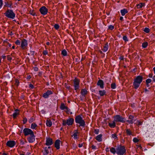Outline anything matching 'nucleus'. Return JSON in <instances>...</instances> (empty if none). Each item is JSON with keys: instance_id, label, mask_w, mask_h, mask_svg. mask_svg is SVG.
<instances>
[{"instance_id": "33", "label": "nucleus", "mask_w": 155, "mask_h": 155, "mask_svg": "<svg viewBox=\"0 0 155 155\" xmlns=\"http://www.w3.org/2000/svg\"><path fill=\"white\" fill-rule=\"evenodd\" d=\"M148 45V42H143L142 44V47L143 48H146L147 46Z\"/></svg>"}, {"instance_id": "50", "label": "nucleus", "mask_w": 155, "mask_h": 155, "mask_svg": "<svg viewBox=\"0 0 155 155\" xmlns=\"http://www.w3.org/2000/svg\"><path fill=\"white\" fill-rule=\"evenodd\" d=\"M144 92L145 94H148L149 93V90L148 89H147L146 88L144 89Z\"/></svg>"}, {"instance_id": "64", "label": "nucleus", "mask_w": 155, "mask_h": 155, "mask_svg": "<svg viewBox=\"0 0 155 155\" xmlns=\"http://www.w3.org/2000/svg\"><path fill=\"white\" fill-rule=\"evenodd\" d=\"M152 79L153 82H155V75L153 76L152 78Z\"/></svg>"}, {"instance_id": "42", "label": "nucleus", "mask_w": 155, "mask_h": 155, "mask_svg": "<svg viewBox=\"0 0 155 155\" xmlns=\"http://www.w3.org/2000/svg\"><path fill=\"white\" fill-rule=\"evenodd\" d=\"M54 27L55 29L58 30L59 28V25L58 24H55Z\"/></svg>"}, {"instance_id": "45", "label": "nucleus", "mask_w": 155, "mask_h": 155, "mask_svg": "<svg viewBox=\"0 0 155 155\" xmlns=\"http://www.w3.org/2000/svg\"><path fill=\"white\" fill-rule=\"evenodd\" d=\"M19 81L18 79H16L15 80V85L16 86H18L19 85Z\"/></svg>"}, {"instance_id": "53", "label": "nucleus", "mask_w": 155, "mask_h": 155, "mask_svg": "<svg viewBox=\"0 0 155 155\" xmlns=\"http://www.w3.org/2000/svg\"><path fill=\"white\" fill-rule=\"evenodd\" d=\"M27 119L26 117L24 118L23 120V124H25L27 122Z\"/></svg>"}, {"instance_id": "62", "label": "nucleus", "mask_w": 155, "mask_h": 155, "mask_svg": "<svg viewBox=\"0 0 155 155\" xmlns=\"http://www.w3.org/2000/svg\"><path fill=\"white\" fill-rule=\"evenodd\" d=\"M105 150L107 152H109V148L108 147H107L105 149Z\"/></svg>"}, {"instance_id": "1", "label": "nucleus", "mask_w": 155, "mask_h": 155, "mask_svg": "<svg viewBox=\"0 0 155 155\" xmlns=\"http://www.w3.org/2000/svg\"><path fill=\"white\" fill-rule=\"evenodd\" d=\"M75 123L77 124L76 127H84L86 126L85 122L84 120L82 117V115L80 114L77 116L75 118Z\"/></svg>"}, {"instance_id": "8", "label": "nucleus", "mask_w": 155, "mask_h": 155, "mask_svg": "<svg viewBox=\"0 0 155 155\" xmlns=\"http://www.w3.org/2000/svg\"><path fill=\"white\" fill-rule=\"evenodd\" d=\"M74 86V89L77 91L79 89L80 87V80L76 78H75L73 80Z\"/></svg>"}, {"instance_id": "19", "label": "nucleus", "mask_w": 155, "mask_h": 155, "mask_svg": "<svg viewBox=\"0 0 155 155\" xmlns=\"http://www.w3.org/2000/svg\"><path fill=\"white\" fill-rule=\"evenodd\" d=\"M19 110L18 109H16L15 110V112L12 114L13 117L14 118H15L19 114V112L18 111Z\"/></svg>"}, {"instance_id": "15", "label": "nucleus", "mask_w": 155, "mask_h": 155, "mask_svg": "<svg viewBox=\"0 0 155 155\" xmlns=\"http://www.w3.org/2000/svg\"><path fill=\"white\" fill-rule=\"evenodd\" d=\"M35 136L34 134L30 135V137L27 138V140L29 143H32L35 140Z\"/></svg>"}, {"instance_id": "2", "label": "nucleus", "mask_w": 155, "mask_h": 155, "mask_svg": "<svg viewBox=\"0 0 155 155\" xmlns=\"http://www.w3.org/2000/svg\"><path fill=\"white\" fill-rule=\"evenodd\" d=\"M143 80V77L142 76L140 75L136 77L134 79L133 83V87L135 89H137L140 87L141 83Z\"/></svg>"}, {"instance_id": "5", "label": "nucleus", "mask_w": 155, "mask_h": 155, "mask_svg": "<svg viewBox=\"0 0 155 155\" xmlns=\"http://www.w3.org/2000/svg\"><path fill=\"white\" fill-rule=\"evenodd\" d=\"M62 125L64 126H65L67 125L68 126H71L74 122V119L72 118H69L66 120H62Z\"/></svg>"}, {"instance_id": "54", "label": "nucleus", "mask_w": 155, "mask_h": 155, "mask_svg": "<svg viewBox=\"0 0 155 155\" xmlns=\"http://www.w3.org/2000/svg\"><path fill=\"white\" fill-rule=\"evenodd\" d=\"M92 149L93 150H97V148L94 145H92Z\"/></svg>"}, {"instance_id": "7", "label": "nucleus", "mask_w": 155, "mask_h": 155, "mask_svg": "<svg viewBox=\"0 0 155 155\" xmlns=\"http://www.w3.org/2000/svg\"><path fill=\"white\" fill-rule=\"evenodd\" d=\"M114 120L116 122H120L122 123L125 122V118L119 115H117L114 117Z\"/></svg>"}, {"instance_id": "20", "label": "nucleus", "mask_w": 155, "mask_h": 155, "mask_svg": "<svg viewBox=\"0 0 155 155\" xmlns=\"http://www.w3.org/2000/svg\"><path fill=\"white\" fill-rule=\"evenodd\" d=\"M108 125L110 128H114L116 126L115 121L114 120L112 121V123H109L108 124Z\"/></svg>"}, {"instance_id": "25", "label": "nucleus", "mask_w": 155, "mask_h": 155, "mask_svg": "<svg viewBox=\"0 0 155 155\" xmlns=\"http://www.w3.org/2000/svg\"><path fill=\"white\" fill-rule=\"evenodd\" d=\"M145 5L144 3H140L139 4H137L136 5V6L138 8H140L143 7H144Z\"/></svg>"}, {"instance_id": "47", "label": "nucleus", "mask_w": 155, "mask_h": 155, "mask_svg": "<svg viewBox=\"0 0 155 155\" xmlns=\"http://www.w3.org/2000/svg\"><path fill=\"white\" fill-rule=\"evenodd\" d=\"M34 120L35 119L34 118L31 117L30 118L29 120V123H31L33 122L34 121Z\"/></svg>"}, {"instance_id": "17", "label": "nucleus", "mask_w": 155, "mask_h": 155, "mask_svg": "<svg viewBox=\"0 0 155 155\" xmlns=\"http://www.w3.org/2000/svg\"><path fill=\"white\" fill-rule=\"evenodd\" d=\"M61 142L60 140L57 139L56 140L54 144V147L57 150H59L60 148V144Z\"/></svg>"}, {"instance_id": "63", "label": "nucleus", "mask_w": 155, "mask_h": 155, "mask_svg": "<svg viewBox=\"0 0 155 155\" xmlns=\"http://www.w3.org/2000/svg\"><path fill=\"white\" fill-rule=\"evenodd\" d=\"M153 74H149V77L150 78H153Z\"/></svg>"}, {"instance_id": "34", "label": "nucleus", "mask_w": 155, "mask_h": 155, "mask_svg": "<svg viewBox=\"0 0 155 155\" xmlns=\"http://www.w3.org/2000/svg\"><path fill=\"white\" fill-rule=\"evenodd\" d=\"M126 133L128 136H130L132 135V132L130 129H126Z\"/></svg>"}, {"instance_id": "16", "label": "nucleus", "mask_w": 155, "mask_h": 155, "mask_svg": "<svg viewBox=\"0 0 155 155\" xmlns=\"http://www.w3.org/2000/svg\"><path fill=\"white\" fill-rule=\"evenodd\" d=\"M28 45V43L27 40L25 39H23L22 41L21 44V48L24 49L25 48L27 47Z\"/></svg>"}, {"instance_id": "36", "label": "nucleus", "mask_w": 155, "mask_h": 155, "mask_svg": "<svg viewBox=\"0 0 155 155\" xmlns=\"http://www.w3.org/2000/svg\"><path fill=\"white\" fill-rule=\"evenodd\" d=\"M146 83H148L150 84L151 83V84H152L153 83L152 82V80L150 78H148L146 79L145 81Z\"/></svg>"}, {"instance_id": "60", "label": "nucleus", "mask_w": 155, "mask_h": 155, "mask_svg": "<svg viewBox=\"0 0 155 155\" xmlns=\"http://www.w3.org/2000/svg\"><path fill=\"white\" fill-rule=\"evenodd\" d=\"M119 59H120V60H123L124 59V57L123 56H120L119 58Z\"/></svg>"}, {"instance_id": "39", "label": "nucleus", "mask_w": 155, "mask_h": 155, "mask_svg": "<svg viewBox=\"0 0 155 155\" xmlns=\"http://www.w3.org/2000/svg\"><path fill=\"white\" fill-rule=\"evenodd\" d=\"M125 122H127L129 124H132L134 123V121H132L131 120H127L126 119H125Z\"/></svg>"}, {"instance_id": "51", "label": "nucleus", "mask_w": 155, "mask_h": 155, "mask_svg": "<svg viewBox=\"0 0 155 155\" xmlns=\"http://www.w3.org/2000/svg\"><path fill=\"white\" fill-rule=\"evenodd\" d=\"M94 133L96 134H98L99 133V130L98 129H95Z\"/></svg>"}, {"instance_id": "46", "label": "nucleus", "mask_w": 155, "mask_h": 155, "mask_svg": "<svg viewBox=\"0 0 155 155\" xmlns=\"http://www.w3.org/2000/svg\"><path fill=\"white\" fill-rule=\"evenodd\" d=\"M136 123L137 125H142L143 124L142 122L139 121V120H137Z\"/></svg>"}, {"instance_id": "6", "label": "nucleus", "mask_w": 155, "mask_h": 155, "mask_svg": "<svg viewBox=\"0 0 155 155\" xmlns=\"http://www.w3.org/2000/svg\"><path fill=\"white\" fill-rule=\"evenodd\" d=\"M23 127L21 128V129L20 131L21 133L22 132L24 134L25 136H27L29 135H30L34 134L33 132L31 129L28 128H24L22 131Z\"/></svg>"}, {"instance_id": "61", "label": "nucleus", "mask_w": 155, "mask_h": 155, "mask_svg": "<svg viewBox=\"0 0 155 155\" xmlns=\"http://www.w3.org/2000/svg\"><path fill=\"white\" fill-rule=\"evenodd\" d=\"M146 87H148V89H150V84H148V83H146Z\"/></svg>"}, {"instance_id": "10", "label": "nucleus", "mask_w": 155, "mask_h": 155, "mask_svg": "<svg viewBox=\"0 0 155 155\" xmlns=\"http://www.w3.org/2000/svg\"><path fill=\"white\" fill-rule=\"evenodd\" d=\"M39 11L41 14L44 15H46L48 12V9L44 6L41 7L39 9Z\"/></svg>"}, {"instance_id": "29", "label": "nucleus", "mask_w": 155, "mask_h": 155, "mask_svg": "<svg viewBox=\"0 0 155 155\" xmlns=\"http://www.w3.org/2000/svg\"><path fill=\"white\" fill-rule=\"evenodd\" d=\"M44 151L43 152V155H48L49 153V151L47 149V147H44Z\"/></svg>"}, {"instance_id": "31", "label": "nucleus", "mask_w": 155, "mask_h": 155, "mask_svg": "<svg viewBox=\"0 0 155 155\" xmlns=\"http://www.w3.org/2000/svg\"><path fill=\"white\" fill-rule=\"evenodd\" d=\"M38 126L37 124L35 123H33L31 124V128L32 129H35V128L37 127Z\"/></svg>"}, {"instance_id": "14", "label": "nucleus", "mask_w": 155, "mask_h": 155, "mask_svg": "<svg viewBox=\"0 0 155 155\" xmlns=\"http://www.w3.org/2000/svg\"><path fill=\"white\" fill-rule=\"evenodd\" d=\"M81 94L82 95V96L80 97L81 98V100L83 101L82 98H83L87 94V90L85 88L82 89L81 91Z\"/></svg>"}, {"instance_id": "23", "label": "nucleus", "mask_w": 155, "mask_h": 155, "mask_svg": "<svg viewBox=\"0 0 155 155\" xmlns=\"http://www.w3.org/2000/svg\"><path fill=\"white\" fill-rule=\"evenodd\" d=\"M102 135L100 134L97 135L95 138V139L99 142L102 141Z\"/></svg>"}, {"instance_id": "59", "label": "nucleus", "mask_w": 155, "mask_h": 155, "mask_svg": "<svg viewBox=\"0 0 155 155\" xmlns=\"http://www.w3.org/2000/svg\"><path fill=\"white\" fill-rule=\"evenodd\" d=\"M30 52L31 54V55L32 56H34L35 53V51L31 50L30 51Z\"/></svg>"}, {"instance_id": "3", "label": "nucleus", "mask_w": 155, "mask_h": 155, "mask_svg": "<svg viewBox=\"0 0 155 155\" xmlns=\"http://www.w3.org/2000/svg\"><path fill=\"white\" fill-rule=\"evenodd\" d=\"M117 154L124 155L126 153V150L124 146L119 145L117 147Z\"/></svg>"}, {"instance_id": "26", "label": "nucleus", "mask_w": 155, "mask_h": 155, "mask_svg": "<svg viewBox=\"0 0 155 155\" xmlns=\"http://www.w3.org/2000/svg\"><path fill=\"white\" fill-rule=\"evenodd\" d=\"M109 48V46L108 45V43L107 42L106 43L104 47V49L102 50L104 52H106L108 50Z\"/></svg>"}, {"instance_id": "30", "label": "nucleus", "mask_w": 155, "mask_h": 155, "mask_svg": "<svg viewBox=\"0 0 155 155\" xmlns=\"http://www.w3.org/2000/svg\"><path fill=\"white\" fill-rule=\"evenodd\" d=\"M5 5L8 7H10L12 5V4L11 3V2L10 1L9 2L8 1L5 0Z\"/></svg>"}, {"instance_id": "4", "label": "nucleus", "mask_w": 155, "mask_h": 155, "mask_svg": "<svg viewBox=\"0 0 155 155\" xmlns=\"http://www.w3.org/2000/svg\"><path fill=\"white\" fill-rule=\"evenodd\" d=\"M4 14L6 17L11 19H14L15 17V14L11 9H8Z\"/></svg>"}, {"instance_id": "13", "label": "nucleus", "mask_w": 155, "mask_h": 155, "mask_svg": "<svg viewBox=\"0 0 155 155\" xmlns=\"http://www.w3.org/2000/svg\"><path fill=\"white\" fill-rule=\"evenodd\" d=\"M60 109L61 110H66V112L67 114H68L69 113V111L70 110L68 107L65 106V104L63 103H61V105L60 107Z\"/></svg>"}, {"instance_id": "56", "label": "nucleus", "mask_w": 155, "mask_h": 155, "mask_svg": "<svg viewBox=\"0 0 155 155\" xmlns=\"http://www.w3.org/2000/svg\"><path fill=\"white\" fill-rule=\"evenodd\" d=\"M30 14L33 16L36 15L35 13L33 11L30 12Z\"/></svg>"}, {"instance_id": "28", "label": "nucleus", "mask_w": 155, "mask_h": 155, "mask_svg": "<svg viewBox=\"0 0 155 155\" xmlns=\"http://www.w3.org/2000/svg\"><path fill=\"white\" fill-rule=\"evenodd\" d=\"M46 124L47 126L50 127L52 126V122L50 120H46Z\"/></svg>"}, {"instance_id": "27", "label": "nucleus", "mask_w": 155, "mask_h": 155, "mask_svg": "<svg viewBox=\"0 0 155 155\" xmlns=\"http://www.w3.org/2000/svg\"><path fill=\"white\" fill-rule=\"evenodd\" d=\"M99 94L101 96H104L106 93V91L105 90H99Z\"/></svg>"}, {"instance_id": "21", "label": "nucleus", "mask_w": 155, "mask_h": 155, "mask_svg": "<svg viewBox=\"0 0 155 155\" xmlns=\"http://www.w3.org/2000/svg\"><path fill=\"white\" fill-rule=\"evenodd\" d=\"M120 13L122 16H124L128 12V11L126 8H124L120 11Z\"/></svg>"}, {"instance_id": "41", "label": "nucleus", "mask_w": 155, "mask_h": 155, "mask_svg": "<svg viewBox=\"0 0 155 155\" xmlns=\"http://www.w3.org/2000/svg\"><path fill=\"white\" fill-rule=\"evenodd\" d=\"M123 39L125 42L128 41V39L126 36H124L123 37Z\"/></svg>"}, {"instance_id": "22", "label": "nucleus", "mask_w": 155, "mask_h": 155, "mask_svg": "<svg viewBox=\"0 0 155 155\" xmlns=\"http://www.w3.org/2000/svg\"><path fill=\"white\" fill-rule=\"evenodd\" d=\"M74 133L73 135L74 136V139L75 140H77L78 139V134L79 133L78 132V130H74Z\"/></svg>"}, {"instance_id": "52", "label": "nucleus", "mask_w": 155, "mask_h": 155, "mask_svg": "<svg viewBox=\"0 0 155 155\" xmlns=\"http://www.w3.org/2000/svg\"><path fill=\"white\" fill-rule=\"evenodd\" d=\"M48 54V52L47 50H44L43 51V55H46Z\"/></svg>"}, {"instance_id": "57", "label": "nucleus", "mask_w": 155, "mask_h": 155, "mask_svg": "<svg viewBox=\"0 0 155 155\" xmlns=\"http://www.w3.org/2000/svg\"><path fill=\"white\" fill-rule=\"evenodd\" d=\"M2 1L0 0V9L2 8Z\"/></svg>"}, {"instance_id": "43", "label": "nucleus", "mask_w": 155, "mask_h": 155, "mask_svg": "<svg viewBox=\"0 0 155 155\" xmlns=\"http://www.w3.org/2000/svg\"><path fill=\"white\" fill-rule=\"evenodd\" d=\"M133 140L135 143H137L139 141V140L136 137H134Z\"/></svg>"}, {"instance_id": "44", "label": "nucleus", "mask_w": 155, "mask_h": 155, "mask_svg": "<svg viewBox=\"0 0 155 155\" xmlns=\"http://www.w3.org/2000/svg\"><path fill=\"white\" fill-rule=\"evenodd\" d=\"M15 44L17 45H20L21 44V42L20 40H17L15 42Z\"/></svg>"}, {"instance_id": "32", "label": "nucleus", "mask_w": 155, "mask_h": 155, "mask_svg": "<svg viewBox=\"0 0 155 155\" xmlns=\"http://www.w3.org/2000/svg\"><path fill=\"white\" fill-rule=\"evenodd\" d=\"M61 54L64 56H65L67 55V52L66 50L63 49L61 51Z\"/></svg>"}, {"instance_id": "49", "label": "nucleus", "mask_w": 155, "mask_h": 155, "mask_svg": "<svg viewBox=\"0 0 155 155\" xmlns=\"http://www.w3.org/2000/svg\"><path fill=\"white\" fill-rule=\"evenodd\" d=\"M29 88L31 89H32L34 88V86L31 83L29 84Z\"/></svg>"}, {"instance_id": "35", "label": "nucleus", "mask_w": 155, "mask_h": 155, "mask_svg": "<svg viewBox=\"0 0 155 155\" xmlns=\"http://www.w3.org/2000/svg\"><path fill=\"white\" fill-rule=\"evenodd\" d=\"M128 119L130 120H132V121H135L136 120L134 119V117L132 115H130L128 117Z\"/></svg>"}, {"instance_id": "11", "label": "nucleus", "mask_w": 155, "mask_h": 155, "mask_svg": "<svg viewBox=\"0 0 155 155\" xmlns=\"http://www.w3.org/2000/svg\"><path fill=\"white\" fill-rule=\"evenodd\" d=\"M53 143V140L50 137H46L45 145L48 146L51 145Z\"/></svg>"}, {"instance_id": "12", "label": "nucleus", "mask_w": 155, "mask_h": 155, "mask_svg": "<svg viewBox=\"0 0 155 155\" xmlns=\"http://www.w3.org/2000/svg\"><path fill=\"white\" fill-rule=\"evenodd\" d=\"M15 144V142L14 140H8L6 143V145L11 148L14 147Z\"/></svg>"}, {"instance_id": "40", "label": "nucleus", "mask_w": 155, "mask_h": 155, "mask_svg": "<svg viewBox=\"0 0 155 155\" xmlns=\"http://www.w3.org/2000/svg\"><path fill=\"white\" fill-rule=\"evenodd\" d=\"M108 29L110 30H112L114 29V26L112 25H110L108 26Z\"/></svg>"}, {"instance_id": "9", "label": "nucleus", "mask_w": 155, "mask_h": 155, "mask_svg": "<svg viewBox=\"0 0 155 155\" xmlns=\"http://www.w3.org/2000/svg\"><path fill=\"white\" fill-rule=\"evenodd\" d=\"M53 93L51 91L48 90L45 93L43 94L42 96L45 99H48L50 96Z\"/></svg>"}, {"instance_id": "37", "label": "nucleus", "mask_w": 155, "mask_h": 155, "mask_svg": "<svg viewBox=\"0 0 155 155\" xmlns=\"http://www.w3.org/2000/svg\"><path fill=\"white\" fill-rule=\"evenodd\" d=\"M111 87L112 89H115L116 88V85L115 83H113L111 84Z\"/></svg>"}, {"instance_id": "55", "label": "nucleus", "mask_w": 155, "mask_h": 155, "mask_svg": "<svg viewBox=\"0 0 155 155\" xmlns=\"http://www.w3.org/2000/svg\"><path fill=\"white\" fill-rule=\"evenodd\" d=\"M34 70L35 71H36L38 70V68L37 67H35L33 68Z\"/></svg>"}, {"instance_id": "58", "label": "nucleus", "mask_w": 155, "mask_h": 155, "mask_svg": "<svg viewBox=\"0 0 155 155\" xmlns=\"http://www.w3.org/2000/svg\"><path fill=\"white\" fill-rule=\"evenodd\" d=\"M5 77L6 78H8V79H9L10 78V75L9 74H6L5 75Z\"/></svg>"}, {"instance_id": "18", "label": "nucleus", "mask_w": 155, "mask_h": 155, "mask_svg": "<svg viewBox=\"0 0 155 155\" xmlns=\"http://www.w3.org/2000/svg\"><path fill=\"white\" fill-rule=\"evenodd\" d=\"M97 85L99 86L101 89H103L104 88V82L101 79H99L98 81Z\"/></svg>"}, {"instance_id": "38", "label": "nucleus", "mask_w": 155, "mask_h": 155, "mask_svg": "<svg viewBox=\"0 0 155 155\" xmlns=\"http://www.w3.org/2000/svg\"><path fill=\"white\" fill-rule=\"evenodd\" d=\"M143 31L146 33H148L150 32V29L147 27H145L143 29Z\"/></svg>"}, {"instance_id": "48", "label": "nucleus", "mask_w": 155, "mask_h": 155, "mask_svg": "<svg viewBox=\"0 0 155 155\" xmlns=\"http://www.w3.org/2000/svg\"><path fill=\"white\" fill-rule=\"evenodd\" d=\"M112 137L113 138H114L115 139H117V135L115 134H112Z\"/></svg>"}, {"instance_id": "24", "label": "nucleus", "mask_w": 155, "mask_h": 155, "mask_svg": "<svg viewBox=\"0 0 155 155\" xmlns=\"http://www.w3.org/2000/svg\"><path fill=\"white\" fill-rule=\"evenodd\" d=\"M110 151L114 155L116 153L117 154V147L115 149L114 147H112L110 148Z\"/></svg>"}]
</instances>
